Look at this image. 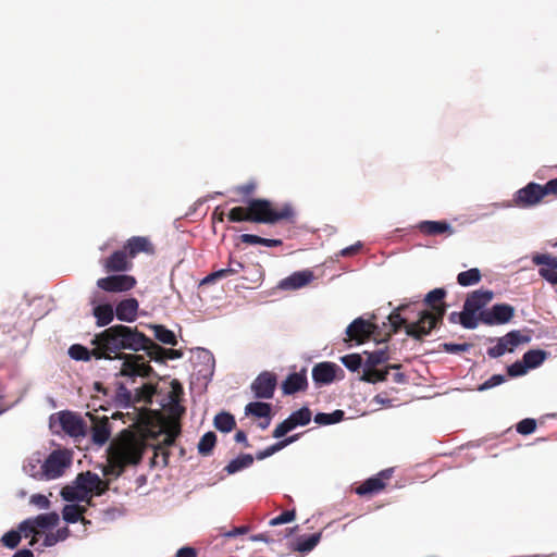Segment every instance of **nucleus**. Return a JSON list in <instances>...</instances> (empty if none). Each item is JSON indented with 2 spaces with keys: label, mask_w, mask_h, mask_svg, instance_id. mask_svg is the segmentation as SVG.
Returning <instances> with one entry per match:
<instances>
[{
  "label": "nucleus",
  "mask_w": 557,
  "mask_h": 557,
  "mask_svg": "<svg viewBox=\"0 0 557 557\" xmlns=\"http://www.w3.org/2000/svg\"><path fill=\"white\" fill-rule=\"evenodd\" d=\"M216 444V434L213 431L206 432L199 440L197 448L201 456L211 455Z\"/></svg>",
  "instance_id": "a18cd8bd"
},
{
  "label": "nucleus",
  "mask_w": 557,
  "mask_h": 557,
  "mask_svg": "<svg viewBox=\"0 0 557 557\" xmlns=\"http://www.w3.org/2000/svg\"><path fill=\"white\" fill-rule=\"evenodd\" d=\"M536 429V421L533 418H524L516 425V431L521 435H530Z\"/></svg>",
  "instance_id": "6e6d98bb"
},
{
  "label": "nucleus",
  "mask_w": 557,
  "mask_h": 557,
  "mask_svg": "<svg viewBox=\"0 0 557 557\" xmlns=\"http://www.w3.org/2000/svg\"><path fill=\"white\" fill-rule=\"evenodd\" d=\"M17 529L21 532V535L24 537L39 535V533L37 532L38 528L35 525L33 518H27L21 521L17 525Z\"/></svg>",
  "instance_id": "5fc2aeb1"
},
{
  "label": "nucleus",
  "mask_w": 557,
  "mask_h": 557,
  "mask_svg": "<svg viewBox=\"0 0 557 557\" xmlns=\"http://www.w3.org/2000/svg\"><path fill=\"white\" fill-rule=\"evenodd\" d=\"M227 219L228 221L231 222H235V223H238V222H253V223H257L255 221V219H258L257 216H251L249 211L247 212V210L243 207H234L232 208L228 213H227Z\"/></svg>",
  "instance_id": "de8ad7c7"
},
{
  "label": "nucleus",
  "mask_w": 557,
  "mask_h": 557,
  "mask_svg": "<svg viewBox=\"0 0 557 557\" xmlns=\"http://www.w3.org/2000/svg\"><path fill=\"white\" fill-rule=\"evenodd\" d=\"M294 215H295V212H294L293 207L289 203H286L280 211L274 210L272 215L267 216L264 219L258 218V219H255V221L257 223L274 224L281 220H289V219L294 218Z\"/></svg>",
  "instance_id": "ea45409f"
},
{
  "label": "nucleus",
  "mask_w": 557,
  "mask_h": 557,
  "mask_svg": "<svg viewBox=\"0 0 557 557\" xmlns=\"http://www.w3.org/2000/svg\"><path fill=\"white\" fill-rule=\"evenodd\" d=\"M295 428V424H293L290 422V420L288 419V417L283 420L281 423H278L276 425V428L274 429L273 431V434L272 436L274 438H282L284 437L287 433H289L290 431H293Z\"/></svg>",
  "instance_id": "052dcab7"
},
{
  "label": "nucleus",
  "mask_w": 557,
  "mask_h": 557,
  "mask_svg": "<svg viewBox=\"0 0 557 557\" xmlns=\"http://www.w3.org/2000/svg\"><path fill=\"white\" fill-rule=\"evenodd\" d=\"M132 264L127 261V252L123 249L113 251L104 262L107 272H125L131 269Z\"/></svg>",
  "instance_id": "412c9836"
},
{
  "label": "nucleus",
  "mask_w": 557,
  "mask_h": 557,
  "mask_svg": "<svg viewBox=\"0 0 557 557\" xmlns=\"http://www.w3.org/2000/svg\"><path fill=\"white\" fill-rule=\"evenodd\" d=\"M375 329L376 326L372 325L370 321L363 319V317H358L346 327L345 333L354 338L356 334L373 333Z\"/></svg>",
  "instance_id": "c9c22d12"
},
{
  "label": "nucleus",
  "mask_w": 557,
  "mask_h": 557,
  "mask_svg": "<svg viewBox=\"0 0 557 557\" xmlns=\"http://www.w3.org/2000/svg\"><path fill=\"white\" fill-rule=\"evenodd\" d=\"M149 329L152 330L153 336L162 344L175 346L177 338L175 333L162 324H150Z\"/></svg>",
  "instance_id": "f704fd0d"
},
{
  "label": "nucleus",
  "mask_w": 557,
  "mask_h": 557,
  "mask_svg": "<svg viewBox=\"0 0 557 557\" xmlns=\"http://www.w3.org/2000/svg\"><path fill=\"white\" fill-rule=\"evenodd\" d=\"M507 375L509 377H519L528 373L529 367L525 366L523 359L517 360L511 364L507 366Z\"/></svg>",
  "instance_id": "864d4df0"
},
{
  "label": "nucleus",
  "mask_w": 557,
  "mask_h": 557,
  "mask_svg": "<svg viewBox=\"0 0 557 557\" xmlns=\"http://www.w3.org/2000/svg\"><path fill=\"white\" fill-rule=\"evenodd\" d=\"M345 419V411L335 409L332 412H317L313 417L318 425H332L342 422Z\"/></svg>",
  "instance_id": "e433bc0d"
},
{
  "label": "nucleus",
  "mask_w": 557,
  "mask_h": 557,
  "mask_svg": "<svg viewBox=\"0 0 557 557\" xmlns=\"http://www.w3.org/2000/svg\"><path fill=\"white\" fill-rule=\"evenodd\" d=\"M101 485L102 480L97 473L81 472L71 484L62 487L60 496L67 503H83L87 500L91 491L100 496L103 493Z\"/></svg>",
  "instance_id": "7ed1b4c3"
},
{
  "label": "nucleus",
  "mask_w": 557,
  "mask_h": 557,
  "mask_svg": "<svg viewBox=\"0 0 557 557\" xmlns=\"http://www.w3.org/2000/svg\"><path fill=\"white\" fill-rule=\"evenodd\" d=\"M385 487V482L376 474L364 480L357 488L356 494L359 496L373 495Z\"/></svg>",
  "instance_id": "c85d7f7f"
},
{
  "label": "nucleus",
  "mask_w": 557,
  "mask_h": 557,
  "mask_svg": "<svg viewBox=\"0 0 557 557\" xmlns=\"http://www.w3.org/2000/svg\"><path fill=\"white\" fill-rule=\"evenodd\" d=\"M248 531H249V528L247 525L235 527L232 530L223 533V536L232 539V537H236V536L246 534Z\"/></svg>",
  "instance_id": "69168bd1"
},
{
  "label": "nucleus",
  "mask_w": 557,
  "mask_h": 557,
  "mask_svg": "<svg viewBox=\"0 0 557 557\" xmlns=\"http://www.w3.org/2000/svg\"><path fill=\"white\" fill-rule=\"evenodd\" d=\"M244 269H245V265H244V263L242 261L233 259L232 257H230L228 264H227L226 268L219 269L216 271H213V272L209 273L208 275H206L200 281L199 285L200 286L201 285H208L210 283L215 282L216 280L224 278V277L230 276V275H236L240 271H243Z\"/></svg>",
  "instance_id": "aec40b11"
},
{
  "label": "nucleus",
  "mask_w": 557,
  "mask_h": 557,
  "mask_svg": "<svg viewBox=\"0 0 557 557\" xmlns=\"http://www.w3.org/2000/svg\"><path fill=\"white\" fill-rule=\"evenodd\" d=\"M176 557H197V552L191 546H183L176 552Z\"/></svg>",
  "instance_id": "774afa93"
},
{
  "label": "nucleus",
  "mask_w": 557,
  "mask_h": 557,
  "mask_svg": "<svg viewBox=\"0 0 557 557\" xmlns=\"http://www.w3.org/2000/svg\"><path fill=\"white\" fill-rule=\"evenodd\" d=\"M196 359L199 366L197 370L198 376L203 379L206 383L210 382L213 377L215 367L213 354L206 348L198 347L196 350Z\"/></svg>",
  "instance_id": "2eb2a0df"
},
{
  "label": "nucleus",
  "mask_w": 557,
  "mask_h": 557,
  "mask_svg": "<svg viewBox=\"0 0 557 557\" xmlns=\"http://www.w3.org/2000/svg\"><path fill=\"white\" fill-rule=\"evenodd\" d=\"M98 348L95 345H91V348H88L82 344H73L70 346L67 354L71 359L75 361H90L101 360L100 356H98Z\"/></svg>",
  "instance_id": "5701e85b"
},
{
  "label": "nucleus",
  "mask_w": 557,
  "mask_h": 557,
  "mask_svg": "<svg viewBox=\"0 0 557 557\" xmlns=\"http://www.w3.org/2000/svg\"><path fill=\"white\" fill-rule=\"evenodd\" d=\"M248 211L251 216L267 218L273 214L274 209L268 199L250 198L247 200Z\"/></svg>",
  "instance_id": "393cba45"
},
{
  "label": "nucleus",
  "mask_w": 557,
  "mask_h": 557,
  "mask_svg": "<svg viewBox=\"0 0 557 557\" xmlns=\"http://www.w3.org/2000/svg\"><path fill=\"white\" fill-rule=\"evenodd\" d=\"M124 250L131 257H136L140 252L151 253L153 252V247L148 239V237L144 236H133L128 238L124 245Z\"/></svg>",
  "instance_id": "b1692460"
},
{
  "label": "nucleus",
  "mask_w": 557,
  "mask_h": 557,
  "mask_svg": "<svg viewBox=\"0 0 557 557\" xmlns=\"http://www.w3.org/2000/svg\"><path fill=\"white\" fill-rule=\"evenodd\" d=\"M550 356L549 351H546L541 348L530 349L525 351L522 356V359L529 370H533L543 364V362Z\"/></svg>",
  "instance_id": "c756f323"
},
{
  "label": "nucleus",
  "mask_w": 557,
  "mask_h": 557,
  "mask_svg": "<svg viewBox=\"0 0 557 557\" xmlns=\"http://www.w3.org/2000/svg\"><path fill=\"white\" fill-rule=\"evenodd\" d=\"M471 347H472V344H470V343H460L459 344V343L445 342V343L440 344V348L447 354H459V352L469 351Z\"/></svg>",
  "instance_id": "603ef678"
},
{
  "label": "nucleus",
  "mask_w": 557,
  "mask_h": 557,
  "mask_svg": "<svg viewBox=\"0 0 557 557\" xmlns=\"http://www.w3.org/2000/svg\"><path fill=\"white\" fill-rule=\"evenodd\" d=\"M367 355V360L364 361L363 370H371L372 368H376L379 364H382L388 360L387 348L377 349L374 351H364Z\"/></svg>",
  "instance_id": "37998d69"
},
{
  "label": "nucleus",
  "mask_w": 557,
  "mask_h": 557,
  "mask_svg": "<svg viewBox=\"0 0 557 557\" xmlns=\"http://www.w3.org/2000/svg\"><path fill=\"white\" fill-rule=\"evenodd\" d=\"M213 425L218 431L228 433L235 428L236 421L231 412L221 411L215 414Z\"/></svg>",
  "instance_id": "4c0bfd02"
},
{
  "label": "nucleus",
  "mask_w": 557,
  "mask_h": 557,
  "mask_svg": "<svg viewBox=\"0 0 557 557\" xmlns=\"http://www.w3.org/2000/svg\"><path fill=\"white\" fill-rule=\"evenodd\" d=\"M321 537V532L300 535L296 540L294 550L301 554H308L315 548V546L320 543Z\"/></svg>",
  "instance_id": "cd10ccee"
},
{
  "label": "nucleus",
  "mask_w": 557,
  "mask_h": 557,
  "mask_svg": "<svg viewBox=\"0 0 557 557\" xmlns=\"http://www.w3.org/2000/svg\"><path fill=\"white\" fill-rule=\"evenodd\" d=\"M35 525L40 530H51L59 524L60 516L57 511L40 513L33 517Z\"/></svg>",
  "instance_id": "a19ab883"
},
{
  "label": "nucleus",
  "mask_w": 557,
  "mask_h": 557,
  "mask_svg": "<svg viewBox=\"0 0 557 557\" xmlns=\"http://www.w3.org/2000/svg\"><path fill=\"white\" fill-rule=\"evenodd\" d=\"M535 265H543L539 269V274L546 282L557 285V257L549 253H536L532 257Z\"/></svg>",
  "instance_id": "ddd939ff"
},
{
  "label": "nucleus",
  "mask_w": 557,
  "mask_h": 557,
  "mask_svg": "<svg viewBox=\"0 0 557 557\" xmlns=\"http://www.w3.org/2000/svg\"><path fill=\"white\" fill-rule=\"evenodd\" d=\"M531 337L529 335H522L519 330H511L502 337H488L487 342L496 344L488 347L486 354L490 358L496 359L508 352H513L515 349L521 345L529 343Z\"/></svg>",
  "instance_id": "423d86ee"
},
{
  "label": "nucleus",
  "mask_w": 557,
  "mask_h": 557,
  "mask_svg": "<svg viewBox=\"0 0 557 557\" xmlns=\"http://www.w3.org/2000/svg\"><path fill=\"white\" fill-rule=\"evenodd\" d=\"M86 511V507L79 505V503H70L64 505L62 508V519L66 523L73 524L78 522Z\"/></svg>",
  "instance_id": "2f4dec72"
},
{
  "label": "nucleus",
  "mask_w": 557,
  "mask_h": 557,
  "mask_svg": "<svg viewBox=\"0 0 557 557\" xmlns=\"http://www.w3.org/2000/svg\"><path fill=\"white\" fill-rule=\"evenodd\" d=\"M515 307L509 304H494L482 312L480 323L488 326L507 324L515 317Z\"/></svg>",
  "instance_id": "6e6552de"
},
{
  "label": "nucleus",
  "mask_w": 557,
  "mask_h": 557,
  "mask_svg": "<svg viewBox=\"0 0 557 557\" xmlns=\"http://www.w3.org/2000/svg\"><path fill=\"white\" fill-rule=\"evenodd\" d=\"M481 278V271L478 268H471L458 273L457 283L462 287H469L480 283Z\"/></svg>",
  "instance_id": "c03bdc74"
},
{
  "label": "nucleus",
  "mask_w": 557,
  "mask_h": 557,
  "mask_svg": "<svg viewBox=\"0 0 557 557\" xmlns=\"http://www.w3.org/2000/svg\"><path fill=\"white\" fill-rule=\"evenodd\" d=\"M115 318L121 322L133 323L137 319L139 302L134 297H128L114 307Z\"/></svg>",
  "instance_id": "a211bd4d"
},
{
  "label": "nucleus",
  "mask_w": 557,
  "mask_h": 557,
  "mask_svg": "<svg viewBox=\"0 0 557 557\" xmlns=\"http://www.w3.org/2000/svg\"><path fill=\"white\" fill-rule=\"evenodd\" d=\"M338 373L344 375L343 369L331 361L319 362L313 366L311 371L312 381L317 387L332 384L337 379Z\"/></svg>",
  "instance_id": "9b49d317"
},
{
  "label": "nucleus",
  "mask_w": 557,
  "mask_h": 557,
  "mask_svg": "<svg viewBox=\"0 0 557 557\" xmlns=\"http://www.w3.org/2000/svg\"><path fill=\"white\" fill-rule=\"evenodd\" d=\"M341 362L350 372H358L361 368L364 367L362 357L359 354L345 355V356L341 357Z\"/></svg>",
  "instance_id": "09e8293b"
},
{
  "label": "nucleus",
  "mask_w": 557,
  "mask_h": 557,
  "mask_svg": "<svg viewBox=\"0 0 557 557\" xmlns=\"http://www.w3.org/2000/svg\"><path fill=\"white\" fill-rule=\"evenodd\" d=\"M135 284L136 278L125 273L111 274L97 281V287L108 293H124L131 290Z\"/></svg>",
  "instance_id": "9d476101"
},
{
  "label": "nucleus",
  "mask_w": 557,
  "mask_h": 557,
  "mask_svg": "<svg viewBox=\"0 0 557 557\" xmlns=\"http://www.w3.org/2000/svg\"><path fill=\"white\" fill-rule=\"evenodd\" d=\"M57 423L67 436L74 440L84 438L88 433V426L83 417L71 410L52 413L49 418L50 428L52 429Z\"/></svg>",
  "instance_id": "20e7f679"
},
{
  "label": "nucleus",
  "mask_w": 557,
  "mask_h": 557,
  "mask_svg": "<svg viewBox=\"0 0 557 557\" xmlns=\"http://www.w3.org/2000/svg\"><path fill=\"white\" fill-rule=\"evenodd\" d=\"M299 434H293V435H289L287 437H282V438H278L280 441H277L276 443L270 445L271 446V450H272V454H276L277 451L284 449L285 447H287L288 445L295 443L296 441H298L299 438Z\"/></svg>",
  "instance_id": "680f3d73"
},
{
  "label": "nucleus",
  "mask_w": 557,
  "mask_h": 557,
  "mask_svg": "<svg viewBox=\"0 0 557 557\" xmlns=\"http://www.w3.org/2000/svg\"><path fill=\"white\" fill-rule=\"evenodd\" d=\"M42 462L40 453L33 454L23 463L24 473L36 480H45V476L41 474Z\"/></svg>",
  "instance_id": "bb28decb"
},
{
  "label": "nucleus",
  "mask_w": 557,
  "mask_h": 557,
  "mask_svg": "<svg viewBox=\"0 0 557 557\" xmlns=\"http://www.w3.org/2000/svg\"><path fill=\"white\" fill-rule=\"evenodd\" d=\"M314 274L311 270L296 271L283 278L278 283V287L283 290H296L311 283Z\"/></svg>",
  "instance_id": "f3484780"
},
{
  "label": "nucleus",
  "mask_w": 557,
  "mask_h": 557,
  "mask_svg": "<svg viewBox=\"0 0 557 557\" xmlns=\"http://www.w3.org/2000/svg\"><path fill=\"white\" fill-rule=\"evenodd\" d=\"M114 406L122 409H128L133 405V394L123 382L116 384L113 398Z\"/></svg>",
  "instance_id": "72a5a7b5"
},
{
  "label": "nucleus",
  "mask_w": 557,
  "mask_h": 557,
  "mask_svg": "<svg viewBox=\"0 0 557 557\" xmlns=\"http://www.w3.org/2000/svg\"><path fill=\"white\" fill-rule=\"evenodd\" d=\"M308 387L307 369L302 368L299 372L289 373L282 382L284 395H294L306 391Z\"/></svg>",
  "instance_id": "dca6fc26"
},
{
  "label": "nucleus",
  "mask_w": 557,
  "mask_h": 557,
  "mask_svg": "<svg viewBox=\"0 0 557 557\" xmlns=\"http://www.w3.org/2000/svg\"><path fill=\"white\" fill-rule=\"evenodd\" d=\"M400 368V364H388L384 369H375L372 368L371 370H363V373L360 377L361 381L375 384L377 382H384L387 380L389 370H398Z\"/></svg>",
  "instance_id": "a878e982"
},
{
  "label": "nucleus",
  "mask_w": 557,
  "mask_h": 557,
  "mask_svg": "<svg viewBox=\"0 0 557 557\" xmlns=\"http://www.w3.org/2000/svg\"><path fill=\"white\" fill-rule=\"evenodd\" d=\"M240 240L248 245H261L262 237L255 234H242Z\"/></svg>",
  "instance_id": "338daca9"
},
{
  "label": "nucleus",
  "mask_w": 557,
  "mask_h": 557,
  "mask_svg": "<svg viewBox=\"0 0 557 557\" xmlns=\"http://www.w3.org/2000/svg\"><path fill=\"white\" fill-rule=\"evenodd\" d=\"M21 541L22 535L17 528L5 532L0 539V543L9 549H15Z\"/></svg>",
  "instance_id": "8fccbe9b"
},
{
  "label": "nucleus",
  "mask_w": 557,
  "mask_h": 557,
  "mask_svg": "<svg viewBox=\"0 0 557 557\" xmlns=\"http://www.w3.org/2000/svg\"><path fill=\"white\" fill-rule=\"evenodd\" d=\"M277 386V375L270 371H262L251 383V391L258 399H270L273 397Z\"/></svg>",
  "instance_id": "f8f14e48"
},
{
  "label": "nucleus",
  "mask_w": 557,
  "mask_h": 557,
  "mask_svg": "<svg viewBox=\"0 0 557 557\" xmlns=\"http://www.w3.org/2000/svg\"><path fill=\"white\" fill-rule=\"evenodd\" d=\"M272 405L264 401H250L245 407V414L262 419L271 414Z\"/></svg>",
  "instance_id": "58836bf2"
},
{
  "label": "nucleus",
  "mask_w": 557,
  "mask_h": 557,
  "mask_svg": "<svg viewBox=\"0 0 557 557\" xmlns=\"http://www.w3.org/2000/svg\"><path fill=\"white\" fill-rule=\"evenodd\" d=\"M90 345L97 346V352L101 360L122 361V369L119 373L121 376H134V362L138 359L137 355L126 354L125 350L146 351L150 346L161 349L160 345L137 327L125 324H114L96 333L90 339Z\"/></svg>",
  "instance_id": "f257e3e1"
},
{
  "label": "nucleus",
  "mask_w": 557,
  "mask_h": 557,
  "mask_svg": "<svg viewBox=\"0 0 557 557\" xmlns=\"http://www.w3.org/2000/svg\"><path fill=\"white\" fill-rule=\"evenodd\" d=\"M505 381L506 376L504 374H493L491 377H488L486 381H484L482 384L478 386V391L484 392L491 389L503 384Z\"/></svg>",
  "instance_id": "13d9d810"
},
{
  "label": "nucleus",
  "mask_w": 557,
  "mask_h": 557,
  "mask_svg": "<svg viewBox=\"0 0 557 557\" xmlns=\"http://www.w3.org/2000/svg\"><path fill=\"white\" fill-rule=\"evenodd\" d=\"M72 459L73 454L66 448L52 450L42 462L41 474L45 476V481L61 478L65 470L71 467Z\"/></svg>",
  "instance_id": "39448f33"
},
{
  "label": "nucleus",
  "mask_w": 557,
  "mask_h": 557,
  "mask_svg": "<svg viewBox=\"0 0 557 557\" xmlns=\"http://www.w3.org/2000/svg\"><path fill=\"white\" fill-rule=\"evenodd\" d=\"M362 247L363 244L361 242H357L354 245L343 248L338 255L342 257H350L358 253Z\"/></svg>",
  "instance_id": "0e129e2a"
},
{
  "label": "nucleus",
  "mask_w": 557,
  "mask_h": 557,
  "mask_svg": "<svg viewBox=\"0 0 557 557\" xmlns=\"http://www.w3.org/2000/svg\"><path fill=\"white\" fill-rule=\"evenodd\" d=\"M255 457L251 454H240L232 459L224 468L227 474H235L249 468L253 463Z\"/></svg>",
  "instance_id": "473e14b6"
},
{
  "label": "nucleus",
  "mask_w": 557,
  "mask_h": 557,
  "mask_svg": "<svg viewBox=\"0 0 557 557\" xmlns=\"http://www.w3.org/2000/svg\"><path fill=\"white\" fill-rule=\"evenodd\" d=\"M112 436V424L108 417H102L90 430V441L98 447L104 446Z\"/></svg>",
  "instance_id": "6ab92c4d"
},
{
  "label": "nucleus",
  "mask_w": 557,
  "mask_h": 557,
  "mask_svg": "<svg viewBox=\"0 0 557 557\" xmlns=\"http://www.w3.org/2000/svg\"><path fill=\"white\" fill-rule=\"evenodd\" d=\"M30 504L37 506L39 509H49L51 502L44 494H34L30 496Z\"/></svg>",
  "instance_id": "e2e57ef3"
},
{
  "label": "nucleus",
  "mask_w": 557,
  "mask_h": 557,
  "mask_svg": "<svg viewBox=\"0 0 557 557\" xmlns=\"http://www.w3.org/2000/svg\"><path fill=\"white\" fill-rule=\"evenodd\" d=\"M512 207L510 201H500V202H492L487 205H482L478 208V213L475 214L474 220H482L490 218L495 214L497 210L508 209Z\"/></svg>",
  "instance_id": "79ce46f5"
},
{
  "label": "nucleus",
  "mask_w": 557,
  "mask_h": 557,
  "mask_svg": "<svg viewBox=\"0 0 557 557\" xmlns=\"http://www.w3.org/2000/svg\"><path fill=\"white\" fill-rule=\"evenodd\" d=\"M417 228L426 235H442L447 233L448 235L454 234V228L446 220L431 221L425 220L418 223Z\"/></svg>",
  "instance_id": "4be33fe9"
},
{
  "label": "nucleus",
  "mask_w": 557,
  "mask_h": 557,
  "mask_svg": "<svg viewBox=\"0 0 557 557\" xmlns=\"http://www.w3.org/2000/svg\"><path fill=\"white\" fill-rule=\"evenodd\" d=\"M417 301H409L400 304L398 307L393 308L387 315V322L383 324L389 326V336L397 334L400 330H405L407 336L417 341L431 334V332L442 323L445 313V308H435L434 313L428 310H422L418 313L417 321L408 323L407 319L403 317V312L409 310Z\"/></svg>",
  "instance_id": "f03ea898"
},
{
  "label": "nucleus",
  "mask_w": 557,
  "mask_h": 557,
  "mask_svg": "<svg viewBox=\"0 0 557 557\" xmlns=\"http://www.w3.org/2000/svg\"><path fill=\"white\" fill-rule=\"evenodd\" d=\"M446 295H447V292L445 288H443V287L434 288L425 295L424 302L426 305H433L434 302H441L445 299Z\"/></svg>",
  "instance_id": "bf43d9fd"
},
{
  "label": "nucleus",
  "mask_w": 557,
  "mask_h": 557,
  "mask_svg": "<svg viewBox=\"0 0 557 557\" xmlns=\"http://www.w3.org/2000/svg\"><path fill=\"white\" fill-rule=\"evenodd\" d=\"M448 321L454 324H460L466 330H475L468 313H465V309L460 312L453 311L448 315Z\"/></svg>",
  "instance_id": "3c124183"
},
{
  "label": "nucleus",
  "mask_w": 557,
  "mask_h": 557,
  "mask_svg": "<svg viewBox=\"0 0 557 557\" xmlns=\"http://www.w3.org/2000/svg\"><path fill=\"white\" fill-rule=\"evenodd\" d=\"M543 193L541 184L530 182L513 194L511 205L518 208L534 207L544 199Z\"/></svg>",
  "instance_id": "1a4fd4ad"
},
{
  "label": "nucleus",
  "mask_w": 557,
  "mask_h": 557,
  "mask_svg": "<svg viewBox=\"0 0 557 557\" xmlns=\"http://www.w3.org/2000/svg\"><path fill=\"white\" fill-rule=\"evenodd\" d=\"M312 418L311 410L307 406H302L298 410L293 411L288 419L293 424H295V428L297 426H305L310 423Z\"/></svg>",
  "instance_id": "49530a36"
},
{
  "label": "nucleus",
  "mask_w": 557,
  "mask_h": 557,
  "mask_svg": "<svg viewBox=\"0 0 557 557\" xmlns=\"http://www.w3.org/2000/svg\"><path fill=\"white\" fill-rule=\"evenodd\" d=\"M90 305L92 306V315L96 318L98 327L108 326L115 318V308L106 300L94 296Z\"/></svg>",
  "instance_id": "4468645a"
},
{
  "label": "nucleus",
  "mask_w": 557,
  "mask_h": 557,
  "mask_svg": "<svg viewBox=\"0 0 557 557\" xmlns=\"http://www.w3.org/2000/svg\"><path fill=\"white\" fill-rule=\"evenodd\" d=\"M495 294L491 289H476L469 293L463 301L465 313L470 317L474 329L481 321V314L487 309V305L493 300Z\"/></svg>",
  "instance_id": "0eeeda50"
},
{
  "label": "nucleus",
  "mask_w": 557,
  "mask_h": 557,
  "mask_svg": "<svg viewBox=\"0 0 557 557\" xmlns=\"http://www.w3.org/2000/svg\"><path fill=\"white\" fill-rule=\"evenodd\" d=\"M296 518V511L293 510H284L278 516L272 518L269 522L271 527H276L285 523H289L294 521Z\"/></svg>",
  "instance_id": "4d7b16f0"
},
{
  "label": "nucleus",
  "mask_w": 557,
  "mask_h": 557,
  "mask_svg": "<svg viewBox=\"0 0 557 557\" xmlns=\"http://www.w3.org/2000/svg\"><path fill=\"white\" fill-rule=\"evenodd\" d=\"M154 348L150 346L148 350H146L147 355L156 362L163 361L164 359L176 360L183 357V351L181 349L174 348Z\"/></svg>",
  "instance_id": "7c9ffc66"
}]
</instances>
